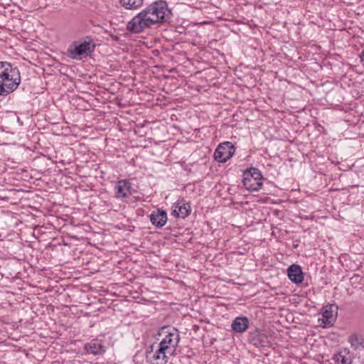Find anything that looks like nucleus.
I'll return each instance as SVG.
<instances>
[{
	"label": "nucleus",
	"mask_w": 364,
	"mask_h": 364,
	"mask_svg": "<svg viewBox=\"0 0 364 364\" xmlns=\"http://www.w3.org/2000/svg\"><path fill=\"white\" fill-rule=\"evenodd\" d=\"M172 215L177 217L185 218L188 216L191 212V207L189 203L183 198L178 199L172 205Z\"/></svg>",
	"instance_id": "nucleus-10"
},
{
	"label": "nucleus",
	"mask_w": 364,
	"mask_h": 364,
	"mask_svg": "<svg viewBox=\"0 0 364 364\" xmlns=\"http://www.w3.org/2000/svg\"><path fill=\"white\" fill-rule=\"evenodd\" d=\"M348 342L354 350L364 348V336L354 333L349 336Z\"/></svg>",
	"instance_id": "nucleus-17"
},
{
	"label": "nucleus",
	"mask_w": 364,
	"mask_h": 364,
	"mask_svg": "<svg viewBox=\"0 0 364 364\" xmlns=\"http://www.w3.org/2000/svg\"><path fill=\"white\" fill-rule=\"evenodd\" d=\"M95 49L92 40H80L74 41L68 49V55L72 59H80L82 57L87 56Z\"/></svg>",
	"instance_id": "nucleus-4"
},
{
	"label": "nucleus",
	"mask_w": 364,
	"mask_h": 364,
	"mask_svg": "<svg viewBox=\"0 0 364 364\" xmlns=\"http://www.w3.org/2000/svg\"><path fill=\"white\" fill-rule=\"evenodd\" d=\"M263 176L258 168H250L244 172L242 183L250 191H259L263 184Z\"/></svg>",
	"instance_id": "nucleus-5"
},
{
	"label": "nucleus",
	"mask_w": 364,
	"mask_h": 364,
	"mask_svg": "<svg viewBox=\"0 0 364 364\" xmlns=\"http://www.w3.org/2000/svg\"><path fill=\"white\" fill-rule=\"evenodd\" d=\"M248 341L250 343L257 348L267 346L269 343L268 338L266 334L258 330L250 332Z\"/></svg>",
	"instance_id": "nucleus-11"
},
{
	"label": "nucleus",
	"mask_w": 364,
	"mask_h": 364,
	"mask_svg": "<svg viewBox=\"0 0 364 364\" xmlns=\"http://www.w3.org/2000/svg\"><path fill=\"white\" fill-rule=\"evenodd\" d=\"M360 57V60L363 63V65L364 66V50L361 53Z\"/></svg>",
	"instance_id": "nucleus-19"
},
{
	"label": "nucleus",
	"mask_w": 364,
	"mask_h": 364,
	"mask_svg": "<svg viewBox=\"0 0 364 364\" xmlns=\"http://www.w3.org/2000/svg\"><path fill=\"white\" fill-rule=\"evenodd\" d=\"M159 334L164 337L158 346L161 349H164L165 351L173 355L180 341L178 331L174 328L164 326L160 329Z\"/></svg>",
	"instance_id": "nucleus-3"
},
{
	"label": "nucleus",
	"mask_w": 364,
	"mask_h": 364,
	"mask_svg": "<svg viewBox=\"0 0 364 364\" xmlns=\"http://www.w3.org/2000/svg\"><path fill=\"white\" fill-rule=\"evenodd\" d=\"M87 353L93 355H101L105 353V347L101 341L92 340L85 346Z\"/></svg>",
	"instance_id": "nucleus-15"
},
{
	"label": "nucleus",
	"mask_w": 364,
	"mask_h": 364,
	"mask_svg": "<svg viewBox=\"0 0 364 364\" xmlns=\"http://www.w3.org/2000/svg\"><path fill=\"white\" fill-rule=\"evenodd\" d=\"M336 364H352L353 358L349 350L345 348L333 357Z\"/></svg>",
	"instance_id": "nucleus-16"
},
{
	"label": "nucleus",
	"mask_w": 364,
	"mask_h": 364,
	"mask_svg": "<svg viewBox=\"0 0 364 364\" xmlns=\"http://www.w3.org/2000/svg\"><path fill=\"white\" fill-rule=\"evenodd\" d=\"M153 348L152 346V350L146 353L147 360L151 364H166L169 356L173 355L169 352L165 351L164 349H161V347L159 346L155 351Z\"/></svg>",
	"instance_id": "nucleus-8"
},
{
	"label": "nucleus",
	"mask_w": 364,
	"mask_h": 364,
	"mask_svg": "<svg viewBox=\"0 0 364 364\" xmlns=\"http://www.w3.org/2000/svg\"><path fill=\"white\" fill-rule=\"evenodd\" d=\"M114 190V197L120 200L128 198L132 194V184L127 179L117 181Z\"/></svg>",
	"instance_id": "nucleus-9"
},
{
	"label": "nucleus",
	"mask_w": 364,
	"mask_h": 364,
	"mask_svg": "<svg viewBox=\"0 0 364 364\" xmlns=\"http://www.w3.org/2000/svg\"><path fill=\"white\" fill-rule=\"evenodd\" d=\"M338 307L336 304H328L323 306L319 313L318 326L322 328H329L335 323L338 316Z\"/></svg>",
	"instance_id": "nucleus-6"
},
{
	"label": "nucleus",
	"mask_w": 364,
	"mask_h": 364,
	"mask_svg": "<svg viewBox=\"0 0 364 364\" xmlns=\"http://www.w3.org/2000/svg\"><path fill=\"white\" fill-rule=\"evenodd\" d=\"M20 82L18 70L9 63L0 62V95H6L14 92Z\"/></svg>",
	"instance_id": "nucleus-2"
},
{
	"label": "nucleus",
	"mask_w": 364,
	"mask_h": 364,
	"mask_svg": "<svg viewBox=\"0 0 364 364\" xmlns=\"http://www.w3.org/2000/svg\"><path fill=\"white\" fill-rule=\"evenodd\" d=\"M250 321L245 316L235 318L232 323L231 327L235 332L243 333L248 328Z\"/></svg>",
	"instance_id": "nucleus-14"
},
{
	"label": "nucleus",
	"mask_w": 364,
	"mask_h": 364,
	"mask_svg": "<svg viewBox=\"0 0 364 364\" xmlns=\"http://www.w3.org/2000/svg\"><path fill=\"white\" fill-rule=\"evenodd\" d=\"M171 16V11L166 2H153L134 16L127 24V30L132 33H144L154 26L166 23Z\"/></svg>",
	"instance_id": "nucleus-1"
},
{
	"label": "nucleus",
	"mask_w": 364,
	"mask_h": 364,
	"mask_svg": "<svg viewBox=\"0 0 364 364\" xmlns=\"http://www.w3.org/2000/svg\"><path fill=\"white\" fill-rule=\"evenodd\" d=\"M144 0H120L121 5L126 9L134 10L142 6Z\"/></svg>",
	"instance_id": "nucleus-18"
},
{
	"label": "nucleus",
	"mask_w": 364,
	"mask_h": 364,
	"mask_svg": "<svg viewBox=\"0 0 364 364\" xmlns=\"http://www.w3.org/2000/svg\"><path fill=\"white\" fill-rule=\"evenodd\" d=\"M235 148L232 142L220 143L214 152V159L220 163H225L232 157Z\"/></svg>",
	"instance_id": "nucleus-7"
},
{
	"label": "nucleus",
	"mask_w": 364,
	"mask_h": 364,
	"mask_svg": "<svg viewBox=\"0 0 364 364\" xmlns=\"http://www.w3.org/2000/svg\"><path fill=\"white\" fill-rule=\"evenodd\" d=\"M149 218L151 224L157 228L164 227L168 220L167 213L159 208L152 211Z\"/></svg>",
	"instance_id": "nucleus-12"
},
{
	"label": "nucleus",
	"mask_w": 364,
	"mask_h": 364,
	"mask_svg": "<svg viewBox=\"0 0 364 364\" xmlns=\"http://www.w3.org/2000/svg\"><path fill=\"white\" fill-rule=\"evenodd\" d=\"M289 279L295 284H300L304 280V274L299 265L292 264L287 269Z\"/></svg>",
	"instance_id": "nucleus-13"
}]
</instances>
